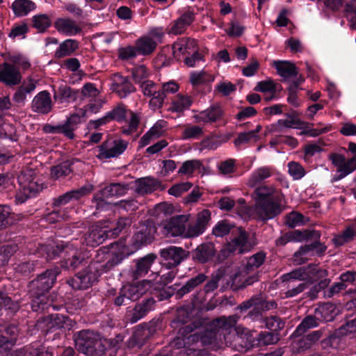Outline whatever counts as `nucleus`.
Segmentation results:
<instances>
[{
  "label": "nucleus",
  "mask_w": 356,
  "mask_h": 356,
  "mask_svg": "<svg viewBox=\"0 0 356 356\" xmlns=\"http://www.w3.org/2000/svg\"><path fill=\"white\" fill-rule=\"evenodd\" d=\"M21 81L22 74L19 67L7 62L0 65V82L11 87L19 85Z\"/></svg>",
  "instance_id": "13"
},
{
  "label": "nucleus",
  "mask_w": 356,
  "mask_h": 356,
  "mask_svg": "<svg viewBox=\"0 0 356 356\" xmlns=\"http://www.w3.org/2000/svg\"><path fill=\"white\" fill-rule=\"evenodd\" d=\"M16 244L3 245L0 246V266L4 265L9 258L17 250Z\"/></svg>",
  "instance_id": "64"
},
{
  "label": "nucleus",
  "mask_w": 356,
  "mask_h": 356,
  "mask_svg": "<svg viewBox=\"0 0 356 356\" xmlns=\"http://www.w3.org/2000/svg\"><path fill=\"white\" fill-rule=\"evenodd\" d=\"M60 273V267L54 266L46 269L28 283V294L33 312L49 313L63 308V305H54L49 297V293L55 285L57 277Z\"/></svg>",
  "instance_id": "1"
},
{
  "label": "nucleus",
  "mask_w": 356,
  "mask_h": 356,
  "mask_svg": "<svg viewBox=\"0 0 356 356\" xmlns=\"http://www.w3.org/2000/svg\"><path fill=\"white\" fill-rule=\"evenodd\" d=\"M129 189V184L112 183L101 190L100 193L94 195L92 202L96 203V209L99 208L105 198L124 195Z\"/></svg>",
  "instance_id": "12"
},
{
  "label": "nucleus",
  "mask_w": 356,
  "mask_h": 356,
  "mask_svg": "<svg viewBox=\"0 0 356 356\" xmlns=\"http://www.w3.org/2000/svg\"><path fill=\"white\" fill-rule=\"evenodd\" d=\"M174 56L177 52L181 54H190L189 51H194L197 49L196 41L188 38H182L175 42L172 47Z\"/></svg>",
  "instance_id": "36"
},
{
  "label": "nucleus",
  "mask_w": 356,
  "mask_h": 356,
  "mask_svg": "<svg viewBox=\"0 0 356 356\" xmlns=\"http://www.w3.org/2000/svg\"><path fill=\"white\" fill-rule=\"evenodd\" d=\"M277 304L275 300L268 301L261 296L256 295L253 296V302L252 309L248 312V317L252 320H257L262 317V313L275 309Z\"/></svg>",
  "instance_id": "17"
},
{
  "label": "nucleus",
  "mask_w": 356,
  "mask_h": 356,
  "mask_svg": "<svg viewBox=\"0 0 356 356\" xmlns=\"http://www.w3.org/2000/svg\"><path fill=\"white\" fill-rule=\"evenodd\" d=\"M202 337V345H210L220 339L222 330L217 326L215 321L208 325L203 331L200 332Z\"/></svg>",
  "instance_id": "30"
},
{
  "label": "nucleus",
  "mask_w": 356,
  "mask_h": 356,
  "mask_svg": "<svg viewBox=\"0 0 356 356\" xmlns=\"http://www.w3.org/2000/svg\"><path fill=\"white\" fill-rule=\"evenodd\" d=\"M49 313H48V315L38 319L36 324L38 329L47 332L53 328H62L68 321L72 323L68 316L59 314Z\"/></svg>",
  "instance_id": "15"
},
{
  "label": "nucleus",
  "mask_w": 356,
  "mask_h": 356,
  "mask_svg": "<svg viewBox=\"0 0 356 356\" xmlns=\"http://www.w3.org/2000/svg\"><path fill=\"white\" fill-rule=\"evenodd\" d=\"M140 87L145 96L152 97L149 106L152 109H159L163 106L165 95L160 87L150 80L143 81Z\"/></svg>",
  "instance_id": "11"
},
{
  "label": "nucleus",
  "mask_w": 356,
  "mask_h": 356,
  "mask_svg": "<svg viewBox=\"0 0 356 356\" xmlns=\"http://www.w3.org/2000/svg\"><path fill=\"white\" fill-rule=\"evenodd\" d=\"M192 103L193 100L191 97L179 94L172 102L170 110L173 112L181 113L184 110L188 109Z\"/></svg>",
  "instance_id": "49"
},
{
  "label": "nucleus",
  "mask_w": 356,
  "mask_h": 356,
  "mask_svg": "<svg viewBox=\"0 0 356 356\" xmlns=\"http://www.w3.org/2000/svg\"><path fill=\"white\" fill-rule=\"evenodd\" d=\"M111 237L108 229L98 225H92L84 234V243L88 246L95 247Z\"/></svg>",
  "instance_id": "20"
},
{
  "label": "nucleus",
  "mask_w": 356,
  "mask_h": 356,
  "mask_svg": "<svg viewBox=\"0 0 356 356\" xmlns=\"http://www.w3.org/2000/svg\"><path fill=\"white\" fill-rule=\"evenodd\" d=\"M79 95L78 90H72L70 87L68 86H60L58 90L55 92L54 99H59L61 102L64 101L70 102L71 101H75Z\"/></svg>",
  "instance_id": "48"
},
{
  "label": "nucleus",
  "mask_w": 356,
  "mask_h": 356,
  "mask_svg": "<svg viewBox=\"0 0 356 356\" xmlns=\"http://www.w3.org/2000/svg\"><path fill=\"white\" fill-rule=\"evenodd\" d=\"M156 255L150 253L135 260V266L131 270V277L135 280L145 276L154 263Z\"/></svg>",
  "instance_id": "19"
},
{
  "label": "nucleus",
  "mask_w": 356,
  "mask_h": 356,
  "mask_svg": "<svg viewBox=\"0 0 356 356\" xmlns=\"http://www.w3.org/2000/svg\"><path fill=\"white\" fill-rule=\"evenodd\" d=\"M161 181L151 177H144L135 181V191L139 195L151 193L159 188Z\"/></svg>",
  "instance_id": "28"
},
{
  "label": "nucleus",
  "mask_w": 356,
  "mask_h": 356,
  "mask_svg": "<svg viewBox=\"0 0 356 356\" xmlns=\"http://www.w3.org/2000/svg\"><path fill=\"white\" fill-rule=\"evenodd\" d=\"M307 269L306 266L299 267L290 273H286L282 276V280L283 282H286L289 288L291 286V282L294 280H298L300 281L307 282Z\"/></svg>",
  "instance_id": "43"
},
{
  "label": "nucleus",
  "mask_w": 356,
  "mask_h": 356,
  "mask_svg": "<svg viewBox=\"0 0 356 356\" xmlns=\"http://www.w3.org/2000/svg\"><path fill=\"white\" fill-rule=\"evenodd\" d=\"M73 162L70 160L63 161L51 168V177L54 179L65 177L72 172Z\"/></svg>",
  "instance_id": "42"
},
{
  "label": "nucleus",
  "mask_w": 356,
  "mask_h": 356,
  "mask_svg": "<svg viewBox=\"0 0 356 356\" xmlns=\"http://www.w3.org/2000/svg\"><path fill=\"white\" fill-rule=\"evenodd\" d=\"M316 314L320 322H330L334 319L336 316V309L332 304H325L315 309Z\"/></svg>",
  "instance_id": "41"
},
{
  "label": "nucleus",
  "mask_w": 356,
  "mask_h": 356,
  "mask_svg": "<svg viewBox=\"0 0 356 356\" xmlns=\"http://www.w3.org/2000/svg\"><path fill=\"white\" fill-rule=\"evenodd\" d=\"M207 279V276L204 273H200L194 277L189 279L181 287H174L175 289V297L177 299H181L186 294L192 292L199 285L202 284Z\"/></svg>",
  "instance_id": "26"
},
{
  "label": "nucleus",
  "mask_w": 356,
  "mask_h": 356,
  "mask_svg": "<svg viewBox=\"0 0 356 356\" xmlns=\"http://www.w3.org/2000/svg\"><path fill=\"white\" fill-rule=\"evenodd\" d=\"M93 185L86 184L79 188L72 190L53 199L52 206L54 208L65 205L72 200H79L92 192Z\"/></svg>",
  "instance_id": "10"
},
{
  "label": "nucleus",
  "mask_w": 356,
  "mask_h": 356,
  "mask_svg": "<svg viewBox=\"0 0 356 356\" xmlns=\"http://www.w3.org/2000/svg\"><path fill=\"white\" fill-rule=\"evenodd\" d=\"M79 48V42L75 40L67 39L60 44L55 52V58H61L72 55Z\"/></svg>",
  "instance_id": "38"
},
{
  "label": "nucleus",
  "mask_w": 356,
  "mask_h": 356,
  "mask_svg": "<svg viewBox=\"0 0 356 356\" xmlns=\"http://www.w3.org/2000/svg\"><path fill=\"white\" fill-rule=\"evenodd\" d=\"M280 339V334L261 331L253 337L249 343L250 348H259L277 343Z\"/></svg>",
  "instance_id": "24"
},
{
  "label": "nucleus",
  "mask_w": 356,
  "mask_h": 356,
  "mask_svg": "<svg viewBox=\"0 0 356 356\" xmlns=\"http://www.w3.org/2000/svg\"><path fill=\"white\" fill-rule=\"evenodd\" d=\"M104 337L97 332L94 342H92L90 348L88 349L86 356H103L106 354V348L104 347Z\"/></svg>",
  "instance_id": "46"
},
{
  "label": "nucleus",
  "mask_w": 356,
  "mask_h": 356,
  "mask_svg": "<svg viewBox=\"0 0 356 356\" xmlns=\"http://www.w3.org/2000/svg\"><path fill=\"white\" fill-rule=\"evenodd\" d=\"M55 28L60 33L68 35H76L82 29L70 18H59L55 22Z\"/></svg>",
  "instance_id": "31"
},
{
  "label": "nucleus",
  "mask_w": 356,
  "mask_h": 356,
  "mask_svg": "<svg viewBox=\"0 0 356 356\" xmlns=\"http://www.w3.org/2000/svg\"><path fill=\"white\" fill-rule=\"evenodd\" d=\"M128 142L122 139H108L99 147L97 157L100 159L115 158L122 154L127 148Z\"/></svg>",
  "instance_id": "8"
},
{
  "label": "nucleus",
  "mask_w": 356,
  "mask_h": 356,
  "mask_svg": "<svg viewBox=\"0 0 356 356\" xmlns=\"http://www.w3.org/2000/svg\"><path fill=\"white\" fill-rule=\"evenodd\" d=\"M35 88V84L33 80L27 84H23L18 88L13 95V101L18 104H23L26 100V95L31 93Z\"/></svg>",
  "instance_id": "47"
},
{
  "label": "nucleus",
  "mask_w": 356,
  "mask_h": 356,
  "mask_svg": "<svg viewBox=\"0 0 356 356\" xmlns=\"http://www.w3.org/2000/svg\"><path fill=\"white\" fill-rule=\"evenodd\" d=\"M135 46L138 55L146 56L151 55L154 51L157 43L151 37L143 36L136 41Z\"/></svg>",
  "instance_id": "34"
},
{
  "label": "nucleus",
  "mask_w": 356,
  "mask_h": 356,
  "mask_svg": "<svg viewBox=\"0 0 356 356\" xmlns=\"http://www.w3.org/2000/svg\"><path fill=\"white\" fill-rule=\"evenodd\" d=\"M191 321V314L185 307H180L177 310L175 318L170 323V326L174 330L181 325L187 324Z\"/></svg>",
  "instance_id": "50"
},
{
  "label": "nucleus",
  "mask_w": 356,
  "mask_h": 356,
  "mask_svg": "<svg viewBox=\"0 0 356 356\" xmlns=\"http://www.w3.org/2000/svg\"><path fill=\"white\" fill-rule=\"evenodd\" d=\"M356 332V316L348 318L346 323L335 330V334L338 336H347L348 334Z\"/></svg>",
  "instance_id": "62"
},
{
  "label": "nucleus",
  "mask_w": 356,
  "mask_h": 356,
  "mask_svg": "<svg viewBox=\"0 0 356 356\" xmlns=\"http://www.w3.org/2000/svg\"><path fill=\"white\" fill-rule=\"evenodd\" d=\"M152 281L143 280L135 284L123 286L118 292L117 297L113 300L115 306L120 307L127 305L129 300L136 301L139 300L152 286Z\"/></svg>",
  "instance_id": "3"
},
{
  "label": "nucleus",
  "mask_w": 356,
  "mask_h": 356,
  "mask_svg": "<svg viewBox=\"0 0 356 356\" xmlns=\"http://www.w3.org/2000/svg\"><path fill=\"white\" fill-rule=\"evenodd\" d=\"M149 339L148 332H146L142 326H140L134 331L130 337L127 341V346L129 348H141Z\"/></svg>",
  "instance_id": "37"
},
{
  "label": "nucleus",
  "mask_w": 356,
  "mask_h": 356,
  "mask_svg": "<svg viewBox=\"0 0 356 356\" xmlns=\"http://www.w3.org/2000/svg\"><path fill=\"white\" fill-rule=\"evenodd\" d=\"M186 355L188 356L191 355L193 353H197V351L205 350L204 349H198L194 347L197 343L200 342L202 343V337L201 333L200 332H197L194 334H190L186 337Z\"/></svg>",
  "instance_id": "56"
},
{
  "label": "nucleus",
  "mask_w": 356,
  "mask_h": 356,
  "mask_svg": "<svg viewBox=\"0 0 356 356\" xmlns=\"http://www.w3.org/2000/svg\"><path fill=\"white\" fill-rule=\"evenodd\" d=\"M189 253L194 262L204 264L213 259L216 250L213 243L206 242L198 245L195 249L189 251Z\"/></svg>",
  "instance_id": "14"
},
{
  "label": "nucleus",
  "mask_w": 356,
  "mask_h": 356,
  "mask_svg": "<svg viewBox=\"0 0 356 356\" xmlns=\"http://www.w3.org/2000/svg\"><path fill=\"white\" fill-rule=\"evenodd\" d=\"M307 282L314 283L318 282L327 278L328 272L325 269L320 268L316 264H309L307 266Z\"/></svg>",
  "instance_id": "39"
},
{
  "label": "nucleus",
  "mask_w": 356,
  "mask_h": 356,
  "mask_svg": "<svg viewBox=\"0 0 356 356\" xmlns=\"http://www.w3.org/2000/svg\"><path fill=\"white\" fill-rule=\"evenodd\" d=\"M237 278H238V274L237 273H235L233 276H230L229 280H227V282H226V284H227L226 287H227L228 286H230V288L233 291H237V290H239V289H244L247 286L252 284L254 282H256L257 280V277L251 276V277H249L247 279H245L242 282L241 284L238 285V284H235V282H236Z\"/></svg>",
  "instance_id": "60"
},
{
  "label": "nucleus",
  "mask_w": 356,
  "mask_h": 356,
  "mask_svg": "<svg viewBox=\"0 0 356 356\" xmlns=\"http://www.w3.org/2000/svg\"><path fill=\"white\" fill-rule=\"evenodd\" d=\"M315 240H316V241H314L309 245H305L304 246L300 247V249L294 253L293 257L296 258L295 259V261H296L297 264L300 265V264H304L307 261V259H303L302 257L298 259L300 257H302V256L306 254L307 253L309 252L310 251H314L316 250V248H318V245L320 243L319 239H315Z\"/></svg>",
  "instance_id": "58"
},
{
  "label": "nucleus",
  "mask_w": 356,
  "mask_h": 356,
  "mask_svg": "<svg viewBox=\"0 0 356 356\" xmlns=\"http://www.w3.org/2000/svg\"><path fill=\"white\" fill-rule=\"evenodd\" d=\"M160 256L164 265L168 269L178 266L182 261L190 257L189 251L181 247L170 245L160 250Z\"/></svg>",
  "instance_id": "6"
},
{
  "label": "nucleus",
  "mask_w": 356,
  "mask_h": 356,
  "mask_svg": "<svg viewBox=\"0 0 356 356\" xmlns=\"http://www.w3.org/2000/svg\"><path fill=\"white\" fill-rule=\"evenodd\" d=\"M194 19L195 15L193 12H185L174 22L168 33L174 35L183 33L186 27L191 24Z\"/></svg>",
  "instance_id": "29"
},
{
  "label": "nucleus",
  "mask_w": 356,
  "mask_h": 356,
  "mask_svg": "<svg viewBox=\"0 0 356 356\" xmlns=\"http://www.w3.org/2000/svg\"><path fill=\"white\" fill-rule=\"evenodd\" d=\"M188 220V216L186 215H177L172 217L164 223L163 229L165 235L169 236H178L185 235L186 223Z\"/></svg>",
  "instance_id": "16"
},
{
  "label": "nucleus",
  "mask_w": 356,
  "mask_h": 356,
  "mask_svg": "<svg viewBox=\"0 0 356 356\" xmlns=\"http://www.w3.org/2000/svg\"><path fill=\"white\" fill-rule=\"evenodd\" d=\"M356 169V155H354L351 159L344 161L341 166L338 168V172H340L337 179H341Z\"/></svg>",
  "instance_id": "63"
},
{
  "label": "nucleus",
  "mask_w": 356,
  "mask_h": 356,
  "mask_svg": "<svg viewBox=\"0 0 356 356\" xmlns=\"http://www.w3.org/2000/svg\"><path fill=\"white\" fill-rule=\"evenodd\" d=\"M265 326L270 330V332L280 333V331L284 327V322L277 316H270L265 317L263 320Z\"/></svg>",
  "instance_id": "55"
},
{
  "label": "nucleus",
  "mask_w": 356,
  "mask_h": 356,
  "mask_svg": "<svg viewBox=\"0 0 356 356\" xmlns=\"http://www.w3.org/2000/svg\"><path fill=\"white\" fill-rule=\"evenodd\" d=\"M356 236V231L352 227H348L341 234L335 236L332 242L336 246H341L352 241Z\"/></svg>",
  "instance_id": "53"
},
{
  "label": "nucleus",
  "mask_w": 356,
  "mask_h": 356,
  "mask_svg": "<svg viewBox=\"0 0 356 356\" xmlns=\"http://www.w3.org/2000/svg\"><path fill=\"white\" fill-rule=\"evenodd\" d=\"M69 249H70V245L63 243H58L55 245H47L45 247L47 259L53 260L57 257L65 256Z\"/></svg>",
  "instance_id": "44"
},
{
  "label": "nucleus",
  "mask_w": 356,
  "mask_h": 356,
  "mask_svg": "<svg viewBox=\"0 0 356 356\" xmlns=\"http://www.w3.org/2000/svg\"><path fill=\"white\" fill-rule=\"evenodd\" d=\"M33 26L38 32L42 33L51 25V19L48 15L44 14L35 15L32 18Z\"/></svg>",
  "instance_id": "59"
},
{
  "label": "nucleus",
  "mask_w": 356,
  "mask_h": 356,
  "mask_svg": "<svg viewBox=\"0 0 356 356\" xmlns=\"http://www.w3.org/2000/svg\"><path fill=\"white\" fill-rule=\"evenodd\" d=\"M273 65L278 74L282 76L284 81L289 78L297 76L298 74V68L295 64L291 62L277 60L274 61Z\"/></svg>",
  "instance_id": "32"
},
{
  "label": "nucleus",
  "mask_w": 356,
  "mask_h": 356,
  "mask_svg": "<svg viewBox=\"0 0 356 356\" xmlns=\"http://www.w3.org/2000/svg\"><path fill=\"white\" fill-rule=\"evenodd\" d=\"M292 241H303L309 238L320 239L321 234L315 230H294L289 232Z\"/></svg>",
  "instance_id": "54"
},
{
  "label": "nucleus",
  "mask_w": 356,
  "mask_h": 356,
  "mask_svg": "<svg viewBox=\"0 0 356 356\" xmlns=\"http://www.w3.org/2000/svg\"><path fill=\"white\" fill-rule=\"evenodd\" d=\"M97 332L91 330H82L74 333L73 340L76 350L86 355Z\"/></svg>",
  "instance_id": "18"
},
{
  "label": "nucleus",
  "mask_w": 356,
  "mask_h": 356,
  "mask_svg": "<svg viewBox=\"0 0 356 356\" xmlns=\"http://www.w3.org/2000/svg\"><path fill=\"white\" fill-rule=\"evenodd\" d=\"M156 227L153 220H145L139 227V230L132 238L133 245L138 249L143 245L151 243L154 240Z\"/></svg>",
  "instance_id": "7"
},
{
  "label": "nucleus",
  "mask_w": 356,
  "mask_h": 356,
  "mask_svg": "<svg viewBox=\"0 0 356 356\" xmlns=\"http://www.w3.org/2000/svg\"><path fill=\"white\" fill-rule=\"evenodd\" d=\"M113 90L121 97H125L128 94L135 91L136 88L130 82L128 77L122 76L117 73L114 74Z\"/></svg>",
  "instance_id": "25"
},
{
  "label": "nucleus",
  "mask_w": 356,
  "mask_h": 356,
  "mask_svg": "<svg viewBox=\"0 0 356 356\" xmlns=\"http://www.w3.org/2000/svg\"><path fill=\"white\" fill-rule=\"evenodd\" d=\"M252 248L248 241V234L242 227L234 228L231 234L230 241H228L222 251L224 254L234 253L238 251V254H243L250 251Z\"/></svg>",
  "instance_id": "5"
},
{
  "label": "nucleus",
  "mask_w": 356,
  "mask_h": 356,
  "mask_svg": "<svg viewBox=\"0 0 356 356\" xmlns=\"http://www.w3.org/2000/svg\"><path fill=\"white\" fill-rule=\"evenodd\" d=\"M156 300L153 297H149L137 302L134 308L127 312V318L131 323H135L140 319L144 318L156 307Z\"/></svg>",
  "instance_id": "9"
},
{
  "label": "nucleus",
  "mask_w": 356,
  "mask_h": 356,
  "mask_svg": "<svg viewBox=\"0 0 356 356\" xmlns=\"http://www.w3.org/2000/svg\"><path fill=\"white\" fill-rule=\"evenodd\" d=\"M19 329L16 323H5L0 326V336H3L4 341L13 348L18 339Z\"/></svg>",
  "instance_id": "27"
},
{
  "label": "nucleus",
  "mask_w": 356,
  "mask_h": 356,
  "mask_svg": "<svg viewBox=\"0 0 356 356\" xmlns=\"http://www.w3.org/2000/svg\"><path fill=\"white\" fill-rule=\"evenodd\" d=\"M272 175V168L269 167H261L258 168L249 179V185L252 187L261 183L263 180Z\"/></svg>",
  "instance_id": "52"
},
{
  "label": "nucleus",
  "mask_w": 356,
  "mask_h": 356,
  "mask_svg": "<svg viewBox=\"0 0 356 356\" xmlns=\"http://www.w3.org/2000/svg\"><path fill=\"white\" fill-rule=\"evenodd\" d=\"M126 257L127 255L123 252V251L119 250L118 252H111L110 254H108L106 261L104 264L97 259H93L92 261L96 264L95 266L98 267L97 270L102 275L103 273L111 270L116 266L122 263Z\"/></svg>",
  "instance_id": "21"
},
{
  "label": "nucleus",
  "mask_w": 356,
  "mask_h": 356,
  "mask_svg": "<svg viewBox=\"0 0 356 356\" xmlns=\"http://www.w3.org/2000/svg\"><path fill=\"white\" fill-rule=\"evenodd\" d=\"M224 115V111L219 104L211 105L207 109L193 116L196 122L213 123L220 120Z\"/></svg>",
  "instance_id": "22"
},
{
  "label": "nucleus",
  "mask_w": 356,
  "mask_h": 356,
  "mask_svg": "<svg viewBox=\"0 0 356 356\" xmlns=\"http://www.w3.org/2000/svg\"><path fill=\"white\" fill-rule=\"evenodd\" d=\"M86 264L87 261L84 256L79 252L62 261L60 266L67 270H75L77 268L84 266Z\"/></svg>",
  "instance_id": "40"
},
{
  "label": "nucleus",
  "mask_w": 356,
  "mask_h": 356,
  "mask_svg": "<svg viewBox=\"0 0 356 356\" xmlns=\"http://www.w3.org/2000/svg\"><path fill=\"white\" fill-rule=\"evenodd\" d=\"M96 264L92 261L82 270L66 280V283L74 290H85L92 286L101 276Z\"/></svg>",
  "instance_id": "4"
},
{
  "label": "nucleus",
  "mask_w": 356,
  "mask_h": 356,
  "mask_svg": "<svg viewBox=\"0 0 356 356\" xmlns=\"http://www.w3.org/2000/svg\"><path fill=\"white\" fill-rule=\"evenodd\" d=\"M37 265V261H24L18 264L15 266V270L17 273L23 276H29L31 273L35 271Z\"/></svg>",
  "instance_id": "61"
},
{
  "label": "nucleus",
  "mask_w": 356,
  "mask_h": 356,
  "mask_svg": "<svg viewBox=\"0 0 356 356\" xmlns=\"http://www.w3.org/2000/svg\"><path fill=\"white\" fill-rule=\"evenodd\" d=\"M35 4L30 0H15L12 4V8L17 16L26 15L33 10Z\"/></svg>",
  "instance_id": "45"
},
{
  "label": "nucleus",
  "mask_w": 356,
  "mask_h": 356,
  "mask_svg": "<svg viewBox=\"0 0 356 356\" xmlns=\"http://www.w3.org/2000/svg\"><path fill=\"white\" fill-rule=\"evenodd\" d=\"M81 122V117L79 115L74 113L71 115L66 122L63 124L65 131V136L72 139L74 137V131L76 128L78 124Z\"/></svg>",
  "instance_id": "57"
},
{
  "label": "nucleus",
  "mask_w": 356,
  "mask_h": 356,
  "mask_svg": "<svg viewBox=\"0 0 356 356\" xmlns=\"http://www.w3.org/2000/svg\"><path fill=\"white\" fill-rule=\"evenodd\" d=\"M7 356H53V354L44 346H25L8 354Z\"/></svg>",
  "instance_id": "33"
},
{
  "label": "nucleus",
  "mask_w": 356,
  "mask_h": 356,
  "mask_svg": "<svg viewBox=\"0 0 356 356\" xmlns=\"http://www.w3.org/2000/svg\"><path fill=\"white\" fill-rule=\"evenodd\" d=\"M236 227L227 220H222L217 222L213 227L212 234L216 237H223L229 234H232L234 228Z\"/></svg>",
  "instance_id": "51"
},
{
  "label": "nucleus",
  "mask_w": 356,
  "mask_h": 356,
  "mask_svg": "<svg viewBox=\"0 0 356 356\" xmlns=\"http://www.w3.org/2000/svg\"><path fill=\"white\" fill-rule=\"evenodd\" d=\"M31 108L34 112L47 114L52 108L50 94L46 91L39 92L33 99Z\"/></svg>",
  "instance_id": "23"
},
{
  "label": "nucleus",
  "mask_w": 356,
  "mask_h": 356,
  "mask_svg": "<svg viewBox=\"0 0 356 356\" xmlns=\"http://www.w3.org/2000/svg\"><path fill=\"white\" fill-rule=\"evenodd\" d=\"M256 212L266 221L280 214L283 210L284 195L271 187L260 186L255 189Z\"/></svg>",
  "instance_id": "2"
},
{
  "label": "nucleus",
  "mask_w": 356,
  "mask_h": 356,
  "mask_svg": "<svg viewBox=\"0 0 356 356\" xmlns=\"http://www.w3.org/2000/svg\"><path fill=\"white\" fill-rule=\"evenodd\" d=\"M319 323L320 321L315 313L314 315H307L296 327L291 337L294 338L300 337L309 329L318 327Z\"/></svg>",
  "instance_id": "35"
}]
</instances>
